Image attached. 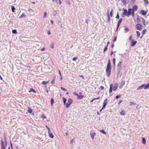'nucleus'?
Instances as JSON below:
<instances>
[{"instance_id":"1","label":"nucleus","mask_w":149,"mask_h":149,"mask_svg":"<svg viewBox=\"0 0 149 149\" xmlns=\"http://www.w3.org/2000/svg\"><path fill=\"white\" fill-rule=\"evenodd\" d=\"M111 69V64L110 62V60H108V63L107 65V66L106 69V71L107 72V75L108 77H109L110 75Z\"/></svg>"},{"instance_id":"2","label":"nucleus","mask_w":149,"mask_h":149,"mask_svg":"<svg viewBox=\"0 0 149 149\" xmlns=\"http://www.w3.org/2000/svg\"><path fill=\"white\" fill-rule=\"evenodd\" d=\"M1 149H5V148L7 146V141L5 139V142L4 143L3 139H2L1 141Z\"/></svg>"},{"instance_id":"3","label":"nucleus","mask_w":149,"mask_h":149,"mask_svg":"<svg viewBox=\"0 0 149 149\" xmlns=\"http://www.w3.org/2000/svg\"><path fill=\"white\" fill-rule=\"evenodd\" d=\"M130 15V8L128 9V11L126 9H125L124 10L123 14L122 15L123 17H124L125 15H126L129 17Z\"/></svg>"},{"instance_id":"4","label":"nucleus","mask_w":149,"mask_h":149,"mask_svg":"<svg viewBox=\"0 0 149 149\" xmlns=\"http://www.w3.org/2000/svg\"><path fill=\"white\" fill-rule=\"evenodd\" d=\"M107 99H106L104 100V102H103V106L102 108V109H104L105 107L107 105Z\"/></svg>"},{"instance_id":"5","label":"nucleus","mask_w":149,"mask_h":149,"mask_svg":"<svg viewBox=\"0 0 149 149\" xmlns=\"http://www.w3.org/2000/svg\"><path fill=\"white\" fill-rule=\"evenodd\" d=\"M122 18H120V19L118 21V24H117V29H116V31H117V30H118V28L119 27V26L120 25V23H121V22H122Z\"/></svg>"},{"instance_id":"6","label":"nucleus","mask_w":149,"mask_h":149,"mask_svg":"<svg viewBox=\"0 0 149 149\" xmlns=\"http://www.w3.org/2000/svg\"><path fill=\"white\" fill-rule=\"evenodd\" d=\"M137 43V41L133 40H131V46L134 47Z\"/></svg>"},{"instance_id":"7","label":"nucleus","mask_w":149,"mask_h":149,"mask_svg":"<svg viewBox=\"0 0 149 149\" xmlns=\"http://www.w3.org/2000/svg\"><path fill=\"white\" fill-rule=\"evenodd\" d=\"M29 12V14L30 15H33L34 14V11L31 8H29L28 9Z\"/></svg>"},{"instance_id":"8","label":"nucleus","mask_w":149,"mask_h":149,"mask_svg":"<svg viewBox=\"0 0 149 149\" xmlns=\"http://www.w3.org/2000/svg\"><path fill=\"white\" fill-rule=\"evenodd\" d=\"M136 28L137 29L141 30L142 29V26L141 25L138 24L136 25Z\"/></svg>"},{"instance_id":"9","label":"nucleus","mask_w":149,"mask_h":149,"mask_svg":"<svg viewBox=\"0 0 149 149\" xmlns=\"http://www.w3.org/2000/svg\"><path fill=\"white\" fill-rule=\"evenodd\" d=\"M138 9V7L137 5H135L132 7V9L131 8V10H132L133 11H136Z\"/></svg>"},{"instance_id":"10","label":"nucleus","mask_w":149,"mask_h":149,"mask_svg":"<svg viewBox=\"0 0 149 149\" xmlns=\"http://www.w3.org/2000/svg\"><path fill=\"white\" fill-rule=\"evenodd\" d=\"M113 85L112 84H111L110 85V88L109 91V93H110L112 92L113 90Z\"/></svg>"},{"instance_id":"11","label":"nucleus","mask_w":149,"mask_h":149,"mask_svg":"<svg viewBox=\"0 0 149 149\" xmlns=\"http://www.w3.org/2000/svg\"><path fill=\"white\" fill-rule=\"evenodd\" d=\"M145 87V84H143L141 85L137 89V90H141L143 88H144V89Z\"/></svg>"},{"instance_id":"12","label":"nucleus","mask_w":149,"mask_h":149,"mask_svg":"<svg viewBox=\"0 0 149 149\" xmlns=\"http://www.w3.org/2000/svg\"><path fill=\"white\" fill-rule=\"evenodd\" d=\"M124 27V32L125 33H127L129 31V29L127 28L126 26H125Z\"/></svg>"},{"instance_id":"13","label":"nucleus","mask_w":149,"mask_h":149,"mask_svg":"<svg viewBox=\"0 0 149 149\" xmlns=\"http://www.w3.org/2000/svg\"><path fill=\"white\" fill-rule=\"evenodd\" d=\"M125 82L124 81H122L121 83V84L119 86V88H121L125 84Z\"/></svg>"},{"instance_id":"14","label":"nucleus","mask_w":149,"mask_h":149,"mask_svg":"<svg viewBox=\"0 0 149 149\" xmlns=\"http://www.w3.org/2000/svg\"><path fill=\"white\" fill-rule=\"evenodd\" d=\"M107 19L108 20L107 21L108 22H110V17L109 15V10H108L107 11Z\"/></svg>"},{"instance_id":"15","label":"nucleus","mask_w":149,"mask_h":149,"mask_svg":"<svg viewBox=\"0 0 149 149\" xmlns=\"http://www.w3.org/2000/svg\"><path fill=\"white\" fill-rule=\"evenodd\" d=\"M48 133L49 134V137L51 138H53L54 137V136L53 134L50 132V131L49 132H48Z\"/></svg>"},{"instance_id":"16","label":"nucleus","mask_w":149,"mask_h":149,"mask_svg":"<svg viewBox=\"0 0 149 149\" xmlns=\"http://www.w3.org/2000/svg\"><path fill=\"white\" fill-rule=\"evenodd\" d=\"M33 111V110L30 107H29L28 108V110H27V111L29 113H31Z\"/></svg>"},{"instance_id":"17","label":"nucleus","mask_w":149,"mask_h":149,"mask_svg":"<svg viewBox=\"0 0 149 149\" xmlns=\"http://www.w3.org/2000/svg\"><path fill=\"white\" fill-rule=\"evenodd\" d=\"M29 92H33L34 93H36V91L33 88H31L30 90L29 91Z\"/></svg>"},{"instance_id":"18","label":"nucleus","mask_w":149,"mask_h":149,"mask_svg":"<svg viewBox=\"0 0 149 149\" xmlns=\"http://www.w3.org/2000/svg\"><path fill=\"white\" fill-rule=\"evenodd\" d=\"M126 45H127V44H130V36L129 37V39H128L126 40Z\"/></svg>"},{"instance_id":"19","label":"nucleus","mask_w":149,"mask_h":149,"mask_svg":"<svg viewBox=\"0 0 149 149\" xmlns=\"http://www.w3.org/2000/svg\"><path fill=\"white\" fill-rule=\"evenodd\" d=\"M136 33L137 34V37L138 38L140 36V33L139 31H136Z\"/></svg>"},{"instance_id":"20","label":"nucleus","mask_w":149,"mask_h":149,"mask_svg":"<svg viewBox=\"0 0 149 149\" xmlns=\"http://www.w3.org/2000/svg\"><path fill=\"white\" fill-rule=\"evenodd\" d=\"M141 14L143 15H146L147 13L145 12L144 10H142L141 11Z\"/></svg>"},{"instance_id":"21","label":"nucleus","mask_w":149,"mask_h":149,"mask_svg":"<svg viewBox=\"0 0 149 149\" xmlns=\"http://www.w3.org/2000/svg\"><path fill=\"white\" fill-rule=\"evenodd\" d=\"M90 135L92 139H93L94 136L95 135V133H91Z\"/></svg>"},{"instance_id":"22","label":"nucleus","mask_w":149,"mask_h":149,"mask_svg":"<svg viewBox=\"0 0 149 149\" xmlns=\"http://www.w3.org/2000/svg\"><path fill=\"white\" fill-rule=\"evenodd\" d=\"M142 143L144 144H146V140L145 139L144 137H143L142 138Z\"/></svg>"},{"instance_id":"23","label":"nucleus","mask_w":149,"mask_h":149,"mask_svg":"<svg viewBox=\"0 0 149 149\" xmlns=\"http://www.w3.org/2000/svg\"><path fill=\"white\" fill-rule=\"evenodd\" d=\"M149 88V83L146 85L145 84V88H144L145 90Z\"/></svg>"},{"instance_id":"24","label":"nucleus","mask_w":149,"mask_h":149,"mask_svg":"<svg viewBox=\"0 0 149 149\" xmlns=\"http://www.w3.org/2000/svg\"><path fill=\"white\" fill-rule=\"evenodd\" d=\"M26 15L24 13H23L19 17V18H22L23 17H25Z\"/></svg>"},{"instance_id":"25","label":"nucleus","mask_w":149,"mask_h":149,"mask_svg":"<svg viewBox=\"0 0 149 149\" xmlns=\"http://www.w3.org/2000/svg\"><path fill=\"white\" fill-rule=\"evenodd\" d=\"M72 102V100L70 98L68 100V103L70 104H71Z\"/></svg>"},{"instance_id":"26","label":"nucleus","mask_w":149,"mask_h":149,"mask_svg":"<svg viewBox=\"0 0 149 149\" xmlns=\"http://www.w3.org/2000/svg\"><path fill=\"white\" fill-rule=\"evenodd\" d=\"M132 105H135V107H136V109H137V107H138V105L135 103H134V102H131V106Z\"/></svg>"},{"instance_id":"27","label":"nucleus","mask_w":149,"mask_h":149,"mask_svg":"<svg viewBox=\"0 0 149 149\" xmlns=\"http://www.w3.org/2000/svg\"><path fill=\"white\" fill-rule=\"evenodd\" d=\"M56 3L57 4H61V2L60 0H55Z\"/></svg>"},{"instance_id":"28","label":"nucleus","mask_w":149,"mask_h":149,"mask_svg":"<svg viewBox=\"0 0 149 149\" xmlns=\"http://www.w3.org/2000/svg\"><path fill=\"white\" fill-rule=\"evenodd\" d=\"M49 82V81H43L42 82V84H43V85H45L46 84L48 83Z\"/></svg>"},{"instance_id":"29","label":"nucleus","mask_w":149,"mask_h":149,"mask_svg":"<svg viewBox=\"0 0 149 149\" xmlns=\"http://www.w3.org/2000/svg\"><path fill=\"white\" fill-rule=\"evenodd\" d=\"M100 132L103 133V134H106V132H105V131L103 130H100Z\"/></svg>"},{"instance_id":"30","label":"nucleus","mask_w":149,"mask_h":149,"mask_svg":"<svg viewBox=\"0 0 149 149\" xmlns=\"http://www.w3.org/2000/svg\"><path fill=\"white\" fill-rule=\"evenodd\" d=\"M11 9L12 12H14L15 11V8L14 6H11Z\"/></svg>"},{"instance_id":"31","label":"nucleus","mask_w":149,"mask_h":149,"mask_svg":"<svg viewBox=\"0 0 149 149\" xmlns=\"http://www.w3.org/2000/svg\"><path fill=\"white\" fill-rule=\"evenodd\" d=\"M147 30L146 29H144L142 31V33L144 35L146 32Z\"/></svg>"},{"instance_id":"32","label":"nucleus","mask_w":149,"mask_h":149,"mask_svg":"<svg viewBox=\"0 0 149 149\" xmlns=\"http://www.w3.org/2000/svg\"><path fill=\"white\" fill-rule=\"evenodd\" d=\"M125 113V112L124 111H122L121 112H120V114L121 115H123Z\"/></svg>"},{"instance_id":"33","label":"nucleus","mask_w":149,"mask_h":149,"mask_svg":"<svg viewBox=\"0 0 149 149\" xmlns=\"http://www.w3.org/2000/svg\"><path fill=\"white\" fill-rule=\"evenodd\" d=\"M47 15V13L46 12H44V15L43 17V18H45Z\"/></svg>"},{"instance_id":"34","label":"nucleus","mask_w":149,"mask_h":149,"mask_svg":"<svg viewBox=\"0 0 149 149\" xmlns=\"http://www.w3.org/2000/svg\"><path fill=\"white\" fill-rule=\"evenodd\" d=\"M63 102H64V104L65 105L66 103V101L67 100L66 98H65L64 97H63Z\"/></svg>"},{"instance_id":"35","label":"nucleus","mask_w":149,"mask_h":149,"mask_svg":"<svg viewBox=\"0 0 149 149\" xmlns=\"http://www.w3.org/2000/svg\"><path fill=\"white\" fill-rule=\"evenodd\" d=\"M70 104L68 103H67L66 104V107L67 108H68L70 106Z\"/></svg>"},{"instance_id":"36","label":"nucleus","mask_w":149,"mask_h":149,"mask_svg":"<svg viewBox=\"0 0 149 149\" xmlns=\"http://www.w3.org/2000/svg\"><path fill=\"white\" fill-rule=\"evenodd\" d=\"M54 102V100L52 98L51 99V104L52 106L53 105Z\"/></svg>"},{"instance_id":"37","label":"nucleus","mask_w":149,"mask_h":149,"mask_svg":"<svg viewBox=\"0 0 149 149\" xmlns=\"http://www.w3.org/2000/svg\"><path fill=\"white\" fill-rule=\"evenodd\" d=\"M142 21L143 25H145V20L143 18H142Z\"/></svg>"},{"instance_id":"38","label":"nucleus","mask_w":149,"mask_h":149,"mask_svg":"<svg viewBox=\"0 0 149 149\" xmlns=\"http://www.w3.org/2000/svg\"><path fill=\"white\" fill-rule=\"evenodd\" d=\"M118 88V87H116H116L113 86V88H112L113 90V91H115L117 89V88Z\"/></svg>"},{"instance_id":"39","label":"nucleus","mask_w":149,"mask_h":149,"mask_svg":"<svg viewBox=\"0 0 149 149\" xmlns=\"http://www.w3.org/2000/svg\"><path fill=\"white\" fill-rule=\"evenodd\" d=\"M12 32L14 34H15L17 33L16 30L14 29L12 31Z\"/></svg>"},{"instance_id":"40","label":"nucleus","mask_w":149,"mask_h":149,"mask_svg":"<svg viewBox=\"0 0 149 149\" xmlns=\"http://www.w3.org/2000/svg\"><path fill=\"white\" fill-rule=\"evenodd\" d=\"M84 97V96L82 95H80L79 96V97L78 99H82Z\"/></svg>"},{"instance_id":"41","label":"nucleus","mask_w":149,"mask_h":149,"mask_svg":"<svg viewBox=\"0 0 149 149\" xmlns=\"http://www.w3.org/2000/svg\"><path fill=\"white\" fill-rule=\"evenodd\" d=\"M60 88L62 90L64 91H66V90L65 88L62 87H61Z\"/></svg>"},{"instance_id":"42","label":"nucleus","mask_w":149,"mask_h":149,"mask_svg":"<svg viewBox=\"0 0 149 149\" xmlns=\"http://www.w3.org/2000/svg\"><path fill=\"white\" fill-rule=\"evenodd\" d=\"M107 46H106L104 48V52L106 50H107Z\"/></svg>"},{"instance_id":"43","label":"nucleus","mask_w":149,"mask_h":149,"mask_svg":"<svg viewBox=\"0 0 149 149\" xmlns=\"http://www.w3.org/2000/svg\"><path fill=\"white\" fill-rule=\"evenodd\" d=\"M74 142V140L73 139H72L71 140V141H70V143L71 144H72Z\"/></svg>"},{"instance_id":"44","label":"nucleus","mask_w":149,"mask_h":149,"mask_svg":"<svg viewBox=\"0 0 149 149\" xmlns=\"http://www.w3.org/2000/svg\"><path fill=\"white\" fill-rule=\"evenodd\" d=\"M66 2H67V3L68 5H70V3L69 1L67 0L66 1Z\"/></svg>"},{"instance_id":"45","label":"nucleus","mask_w":149,"mask_h":149,"mask_svg":"<svg viewBox=\"0 0 149 149\" xmlns=\"http://www.w3.org/2000/svg\"><path fill=\"white\" fill-rule=\"evenodd\" d=\"M131 14L132 15V16L133 17H134V11L132 10V12L131 13Z\"/></svg>"},{"instance_id":"46","label":"nucleus","mask_w":149,"mask_h":149,"mask_svg":"<svg viewBox=\"0 0 149 149\" xmlns=\"http://www.w3.org/2000/svg\"><path fill=\"white\" fill-rule=\"evenodd\" d=\"M119 14H118V13L117 14V15H116V18L117 19H119Z\"/></svg>"},{"instance_id":"47","label":"nucleus","mask_w":149,"mask_h":149,"mask_svg":"<svg viewBox=\"0 0 149 149\" xmlns=\"http://www.w3.org/2000/svg\"><path fill=\"white\" fill-rule=\"evenodd\" d=\"M113 63L114 65H115V58H113Z\"/></svg>"},{"instance_id":"48","label":"nucleus","mask_w":149,"mask_h":149,"mask_svg":"<svg viewBox=\"0 0 149 149\" xmlns=\"http://www.w3.org/2000/svg\"><path fill=\"white\" fill-rule=\"evenodd\" d=\"M121 64V62H119L118 63V66H120V67Z\"/></svg>"},{"instance_id":"49","label":"nucleus","mask_w":149,"mask_h":149,"mask_svg":"<svg viewBox=\"0 0 149 149\" xmlns=\"http://www.w3.org/2000/svg\"><path fill=\"white\" fill-rule=\"evenodd\" d=\"M118 84L116 83H115L114 85V87L116 86L118 87Z\"/></svg>"},{"instance_id":"50","label":"nucleus","mask_w":149,"mask_h":149,"mask_svg":"<svg viewBox=\"0 0 149 149\" xmlns=\"http://www.w3.org/2000/svg\"><path fill=\"white\" fill-rule=\"evenodd\" d=\"M55 81V79L54 78L51 82L52 84H54V82Z\"/></svg>"},{"instance_id":"51","label":"nucleus","mask_w":149,"mask_h":149,"mask_svg":"<svg viewBox=\"0 0 149 149\" xmlns=\"http://www.w3.org/2000/svg\"><path fill=\"white\" fill-rule=\"evenodd\" d=\"M143 1L146 4H148L149 3V2L148 1V0H143Z\"/></svg>"},{"instance_id":"52","label":"nucleus","mask_w":149,"mask_h":149,"mask_svg":"<svg viewBox=\"0 0 149 149\" xmlns=\"http://www.w3.org/2000/svg\"><path fill=\"white\" fill-rule=\"evenodd\" d=\"M46 127L47 128L48 130V132H49L50 131V129L47 125L46 126Z\"/></svg>"},{"instance_id":"53","label":"nucleus","mask_w":149,"mask_h":149,"mask_svg":"<svg viewBox=\"0 0 149 149\" xmlns=\"http://www.w3.org/2000/svg\"><path fill=\"white\" fill-rule=\"evenodd\" d=\"M116 39H117V38L116 37H115L113 40V42H115L116 41Z\"/></svg>"},{"instance_id":"54","label":"nucleus","mask_w":149,"mask_h":149,"mask_svg":"<svg viewBox=\"0 0 149 149\" xmlns=\"http://www.w3.org/2000/svg\"><path fill=\"white\" fill-rule=\"evenodd\" d=\"M77 57H74L73 58L72 60L73 61H75L77 59Z\"/></svg>"},{"instance_id":"55","label":"nucleus","mask_w":149,"mask_h":149,"mask_svg":"<svg viewBox=\"0 0 149 149\" xmlns=\"http://www.w3.org/2000/svg\"><path fill=\"white\" fill-rule=\"evenodd\" d=\"M120 95H117L116 96V99H118L120 97Z\"/></svg>"},{"instance_id":"56","label":"nucleus","mask_w":149,"mask_h":149,"mask_svg":"<svg viewBox=\"0 0 149 149\" xmlns=\"http://www.w3.org/2000/svg\"><path fill=\"white\" fill-rule=\"evenodd\" d=\"M113 10H112L111 12H110V16L112 17V13Z\"/></svg>"},{"instance_id":"57","label":"nucleus","mask_w":149,"mask_h":149,"mask_svg":"<svg viewBox=\"0 0 149 149\" xmlns=\"http://www.w3.org/2000/svg\"><path fill=\"white\" fill-rule=\"evenodd\" d=\"M100 89L101 90H102L104 89V87L103 86H101L100 87Z\"/></svg>"},{"instance_id":"58","label":"nucleus","mask_w":149,"mask_h":149,"mask_svg":"<svg viewBox=\"0 0 149 149\" xmlns=\"http://www.w3.org/2000/svg\"><path fill=\"white\" fill-rule=\"evenodd\" d=\"M73 94H74V95H76V96H77V95L78 94H77L76 92H74V93H73Z\"/></svg>"},{"instance_id":"59","label":"nucleus","mask_w":149,"mask_h":149,"mask_svg":"<svg viewBox=\"0 0 149 149\" xmlns=\"http://www.w3.org/2000/svg\"><path fill=\"white\" fill-rule=\"evenodd\" d=\"M122 2L124 4H125V0H122Z\"/></svg>"},{"instance_id":"60","label":"nucleus","mask_w":149,"mask_h":149,"mask_svg":"<svg viewBox=\"0 0 149 149\" xmlns=\"http://www.w3.org/2000/svg\"><path fill=\"white\" fill-rule=\"evenodd\" d=\"M42 118H46L45 116H42Z\"/></svg>"},{"instance_id":"61","label":"nucleus","mask_w":149,"mask_h":149,"mask_svg":"<svg viewBox=\"0 0 149 149\" xmlns=\"http://www.w3.org/2000/svg\"><path fill=\"white\" fill-rule=\"evenodd\" d=\"M45 48H42L41 49V51H44V50H45Z\"/></svg>"},{"instance_id":"62","label":"nucleus","mask_w":149,"mask_h":149,"mask_svg":"<svg viewBox=\"0 0 149 149\" xmlns=\"http://www.w3.org/2000/svg\"><path fill=\"white\" fill-rule=\"evenodd\" d=\"M114 46V44H112L111 46V47H112V48H113V46Z\"/></svg>"},{"instance_id":"63","label":"nucleus","mask_w":149,"mask_h":149,"mask_svg":"<svg viewBox=\"0 0 149 149\" xmlns=\"http://www.w3.org/2000/svg\"><path fill=\"white\" fill-rule=\"evenodd\" d=\"M113 54V52L112 51H111V56Z\"/></svg>"},{"instance_id":"64","label":"nucleus","mask_w":149,"mask_h":149,"mask_svg":"<svg viewBox=\"0 0 149 149\" xmlns=\"http://www.w3.org/2000/svg\"><path fill=\"white\" fill-rule=\"evenodd\" d=\"M109 43H109V42H107V46H108V45L109 44Z\"/></svg>"}]
</instances>
